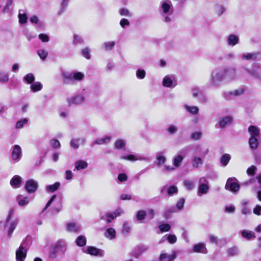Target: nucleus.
<instances>
[{
	"label": "nucleus",
	"mask_w": 261,
	"mask_h": 261,
	"mask_svg": "<svg viewBox=\"0 0 261 261\" xmlns=\"http://www.w3.org/2000/svg\"><path fill=\"white\" fill-rule=\"evenodd\" d=\"M159 11L161 15L164 17V21L166 23L171 20L170 16L172 15L173 8L170 0H162L160 2Z\"/></svg>",
	"instance_id": "obj_1"
},
{
	"label": "nucleus",
	"mask_w": 261,
	"mask_h": 261,
	"mask_svg": "<svg viewBox=\"0 0 261 261\" xmlns=\"http://www.w3.org/2000/svg\"><path fill=\"white\" fill-rule=\"evenodd\" d=\"M223 68H215L210 73L208 84L210 87H217L220 83L224 82Z\"/></svg>",
	"instance_id": "obj_2"
},
{
	"label": "nucleus",
	"mask_w": 261,
	"mask_h": 261,
	"mask_svg": "<svg viewBox=\"0 0 261 261\" xmlns=\"http://www.w3.org/2000/svg\"><path fill=\"white\" fill-rule=\"evenodd\" d=\"M62 75L64 78V83L72 85L74 84L75 82H81L85 77L84 73L79 71L71 73L64 72Z\"/></svg>",
	"instance_id": "obj_3"
},
{
	"label": "nucleus",
	"mask_w": 261,
	"mask_h": 261,
	"mask_svg": "<svg viewBox=\"0 0 261 261\" xmlns=\"http://www.w3.org/2000/svg\"><path fill=\"white\" fill-rule=\"evenodd\" d=\"M29 244L27 240L23 241L16 251V261H24L27 256Z\"/></svg>",
	"instance_id": "obj_4"
},
{
	"label": "nucleus",
	"mask_w": 261,
	"mask_h": 261,
	"mask_svg": "<svg viewBox=\"0 0 261 261\" xmlns=\"http://www.w3.org/2000/svg\"><path fill=\"white\" fill-rule=\"evenodd\" d=\"M224 82H231L238 79L236 69L234 68H223Z\"/></svg>",
	"instance_id": "obj_5"
},
{
	"label": "nucleus",
	"mask_w": 261,
	"mask_h": 261,
	"mask_svg": "<svg viewBox=\"0 0 261 261\" xmlns=\"http://www.w3.org/2000/svg\"><path fill=\"white\" fill-rule=\"evenodd\" d=\"M208 184V181L205 177H201L199 178L197 190V195L198 196L200 197L208 192L210 189Z\"/></svg>",
	"instance_id": "obj_6"
},
{
	"label": "nucleus",
	"mask_w": 261,
	"mask_h": 261,
	"mask_svg": "<svg viewBox=\"0 0 261 261\" xmlns=\"http://www.w3.org/2000/svg\"><path fill=\"white\" fill-rule=\"evenodd\" d=\"M85 96L83 94H78L67 98V102L69 106L72 105H80L85 101Z\"/></svg>",
	"instance_id": "obj_7"
},
{
	"label": "nucleus",
	"mask_w": 261,
	"mask_h": 261,
	"mask_svg": "<svg viewBox=\"0 0 261 261\" xmlns=\"http://www.w3.org/2000/svg\"><path fill=\"white\" fill-rule=\"evenodd\" d=\"M225 188L232 192H237L240 189V185L235 177L229 178L226 182Z\"/></svg>",
	"instance_id": "obj_8"
},
{
	"label": "nucleus",
	"mask_w": 261,
	"mask_h": 261,
	"mask_svg": "<svg viewBox=\"0 0 261 261\" xmlns=\"http://www.w3.org/2000/svg\"><path fill=\"white\" fill-rule=\"evenodd\" d=\"M181 253L179 250H174L171 254H168L166 253H162L159 257V261H174L176 258L178 253Z\"/></svg>",
	"instance_id": "obj_9"
},
{
	"label": "nucleus",
	"mask_w": 261,
	"mask_h": 261,
	"mask_svg": "<svg viewBox=\"0 0 261 261\" xmlns=\"http://www.w3.org/2000/svg\"><path fill=\"white\" fill-rule=\"evenodd\" d=\"M148 250V247L144 245H140L136 246L130 252L131 256L136 258H138L140 256Z\"/></svg>",
	"instance_id": "obj_10"
},
{
	"label": "nucleus",
	"mask_w": 261,
	"mask_h": 261,
	"mask_svg": "<svg viewBox=\"0 0 261 261\" xmlns=\"http://www.w3.org/2000/svg\"><path fill=\"white\" fill-rule=\"evenodd\" d=\"M162 84L165 87L173 88L176 86L177 83L174 76L166 75L163 79Z\"/></svg>",
	"instance_id": "obj_11"
},
{
	"label": "nucleus",
	"mask_w": 261,
	"mask_h": 261,
	"mask_svg": "<svg viewBox=\"0 0 261 261\" xmlns=\"http://www.w3.org/2000/svg\"><path fill=\"white\" fill-rule=\"evenodd\" d=\"M38 186L37 182L31 179L26 182L24 188L28 193H33L37 190Z\"/></svg>",
	"instance_id": "obj_12"
},
{
	"label": "nucleus",
	"mask_w": 261,
	"mask_h": 261,
	"mask_svg": "<svg viewBox=\"0 0 261 261\" xmlns=\"http://www.w3.org/2000/svg\"><path fill=\"white\" fill-rule=\"evenodd\" d=\"M19 222V220L18 218H16L14 219H12V220H10L8 223H6V224H8V236L9 237H11L12 236V234L13 233V231L16 227L17 225H18V223Z\"/></svg>",
	"instance_id": "obj_13"
},
{
	"label": "nucleus",
	"mask_w": 261,
	"mask_h": 261,
	"mask_svg": "<svg viewBox=\"0 0 261 261\" xmlns=\"http://www.w3.org/2000/svg\"><path fill=\"white\" fill-rule=\"evenodd\" d=\"M22 155L21 148L18 145H15L13 147L12 158L15 161H19Z\"/></svg>",
	"instance_id": "obj_14"
},
{
	"label": "nucleus",
	"mask_w": 261,
	"mask_h": 261,
	"mask_svg": "<svg viewBox=\"0 0 261 261\" xmlns=\"http://www.w3.org/2000/svg\"><path fill=\"white\" fill-rule=\"evenodd\" d=\"M233 118L231 116H226L219 119V126L221 128L226 127L231 124Z\"/></svg>",
	"instance_id": "obj_15"
},
{
	"label": "nucleus",
	"mask_w": 261,
	"mask_h": 261,
	"mask_svg": "<svg viewBox=\"0 0 261 261\" xmlns=\"http://www.w3.org/2000/svg\"><path fill=\"white\" fill-rule=\"evenodd\" d=\"M83 251L85 253H88L91 255H103V251L93 246H88L86 248H83Z\"/></svg>",
	"instance_id": "obj_16"
},
{
	"label": "nucleus",
	"mask_w": 261,
	"mask_h": 261,
	"mask_svg": "<svg viewBox=\"0 0 261 261\" xmlns=\"http://www.w3.org/2000/svg\"><path fill=\"white\" fill-rule=\"evenodd\" d=\"M191 163L194 168H198L202 166L203 163V161L201 157L194 154L191 158Z\"/></svg>",
	"instance_id": "obj_17"
},
{
	"label": "nucleus",
	"mask_w": 261,
	"mask_h": 261,
	"mask_svg": "<svg viewBox=\"0 0 261 261\" xmlns=\"http://www.w3.org/2000/svg\"><path fill=\"white\" fill-rule=\"evenodd\" d=\"M81 228L80 225L73 222L68 223L66 224V230L70 232H77Z\"/></svg>",
	"instance_id": "obj_18"
},
{
	"label": "nucleus",
	"mask_w": 261,
	"mask_h": 261,
	"mask_svg": "<svg viewBox=\"0 0 261 261\" xmlns=\"http://www.w3.org/2000/svg\"><path fill=\"white\" fill-rule=\"evenodd\" d=\"M54 247L59 252L64 253L66 250L67 244L64 241L59 240L56 243Z\"/></svg>",
	"instance_id": "obj_19"
},
{
	"label": "nucleus",
	"mask_w": 261,
	"mask_h": 261,
	"mask_svg": "<svg viewBox=\"0 0 261 261\" xmlns=\"http://www.w3.org/2000/svg\"><path fill=\"white\" fill-rule=\"evenodd\" d=\"M242 237L245 239L250 241L255 238V233L250 230L244 229L241 231Z\"/></svg>",
	"instance_id": "obj_20"
},
{
	"label": "nucleus",
	"mask_w": 261,
	"mask_h": 261,
	"mask_svg": "<svg viewBox=\"0 0 261 261\" xmlns=\"http://www.w3.org/2000/svg\"><path fill=\"white\" fill-rule=\"evenodd\" d=\"M22 182V178L19 175H15L10 180V185L13 188H18Z\"/></svg>",
	"instance_id": "obj_21"
},
{
	"label": "nucleus",
	"mask_w": 261,
	"mask_h": 261,
	"mask_svg": "<svg viewBox=\"0 0 261 261\" xmlns=\"http://www.w3.org/2000/svg\"><path fill=\"white\" fill-rule=\"evenodd\" d=\"M193 251L194 252L207 253V249L203 243H199L194 245L193 247Z\"/></svg>",
	"instance_id": "obj_22"
},
{
	"label": "nucleus",
	"mask_w": 261,
	"mask_h": 261,
	"mask_svg": "<svg viewBox=\"0 0 261 261\" xmlns=\"http://www.w3.org/2000/svg\"><path fill=\"white\" fill-rule=\"evenodd\" d=\"M184 158V155L181 154H177L175 155L172 161L173 166L175 168H179Z\"/></svg>",
	"instance_id": "obj_23"
},
{
	"label": "nucleus",
	"mask_w": 261,
	"mask_h": 261,
	"mask_svg": "<svg viewBox=\"0 0 261 261\" xmlns=\"http://www.w3.org/2000/svg\"><path fill=\"white\" fill-rule=\"evenodd\" d=\"M208 149H204L200 145H197L194 147V154H199L202 156H205L208 153Z\"/></svg>",
	"instance_id": "obj_24"
},
{
	"label": "nucleus",
	"mask_w": 261,
	"mask_h": 261,
	"mask_svg": "<svg viewBox=\"0 0 261 261\" xmlns=\"http://www.w3.org/2000/svg\"><path fill=\"white\" fill-rule=\"evenodd\" d=\"M156 165L158 167L164 164L166 161V157L163 152L160 151L156 153Z\"/></svg>",
	"instance_id": "obj_25"
},
{
	"label": "nucleus",
	"mask_w": 261,
	"mask_h": 261,
	"mask_svg": "<svg viewBox=\"0 0 261 261\" xmlns=\"http://www.w3.org/2000/svg\"><path fill=\"white\" fill-rule=\"evenodd\" d=\"M239 42V37L238 36L231 34L228 36L227 42L229 45L233 46L237 44Z\"/></svg>",
	"instance_id": "obj_26"
},
{
	"label": "nucleus",
	"mask_w": 261,
	"mask_h": 261,
	"mask_svg": "<svg viewBox=\"0 0 261 261\" xmlns=\"http://www.w3.org/2000/svg\"><path fill=\"white\" fill-rule=\"evenodd\" d=\"M246 71L252 76L259 78L261 75V66H255L251 70L246 69Z\"/></svg>",
	"instance_id": "obj_27"
},
{
	"label": "nucleus",
	"mask_w": 261,
	"mask_h": 261,
	"mask_svg": "<svg viewBox=\"0 0 261 261\" xmlns=\"http://www.w3.org/2000/svg\"><path fill=\"white\" fill-rule=\"evenodd\" d=\"M16 200L19 206H25L29 203V199L27 196L19 195L17 196Z\"/></svg>",
	"instance_id": "obj_28"
},
{
	"label": "nucleus",
	"mask_w": 261,
	"mask_h": 261,
	"mask_svg": "<svg viewBox=\"0 0 261 261\" xmlns=\"http://www.w3.org/2000/svg\"><path fill=\"white\" fill-rule=\"evenodd\" d=\"M166 240H167L169 243L174 244L177 241V238L175 234H170L168 236L165 235L162 237L160 240L159 243H162L164 242Z\"/></svg>",
	"instance_id": "obj_29"
},
{
	"label": "nucleus",
	"mask_w": 261,
	"mask_h": 261,
	"mask_svg": "<svg viewBox=\"0 0 261 261\" xmlns=\"http://www.w3.org/2000/svg\"><path fill=\"white\" fill-rule=\"evenodd\" d=\"M257 54L251 53H243L241 55L242 59L247 61L255 60L257 59Z\"/></svg>",
	"instance_id": "obj_30"
},
{
	"label": "nucleus",
	"mask_w": 261,
	"mask_h": 261,
	"mask_svg": "<svg viewBox=\"0 0 261 261\" xmlns=\"http://www.w3.org/2000/svg\"><path fill=\"white\" fill-rule=\"evenodd\" d=\"M248 130L251 137H258L260 134L259 128L254 125L250 126Z\"/></svg>",
	"instance_id": "obj_31"
},
{
	"label": "nucleus",
	"mask_w": 261,
	"mask_h": 261,
	"mask_svg": "<svg viewBox=\"0 0 261 261\" xmlns=\"http://www.w3.org/2000/svg\"><path fill=\"white\" fill-rule=\"evenodd\" d=\"M105 237L109 240H113L116 237V233L113 228H109L106 229Z\"/></svg>",
	"instance_id": "obj_32"
},
{
	"label": "nucleus",
	"mask_w": 261,
	"mask_h": 261,
	"mask_svg": "<svg viewBox=\"0 0 261 261\" xmlns=\"http://www.w3.org/2000/svg\"><path fill=\"white\" fill-rule=\"evenodd\" d=\"M184 107L188 112L192 115H197L199 112V108L197 106H190L185 104Z\"/></svg>",
	"instance_id": "obj_33"
},
{
	"label": "nucleus",
	"mask_w": 261,
	"mask_h": 261,
	"mask_svg": "<svg viewBox=\"0 0 261 261\" xmlns=\"http://www.w3.org/2000/svg\"><path fill=\"white\" fill-rule=\"evenodd\" d=\"M258 137H250L249 139V145L252 149H255L258 145Z\"/></svg>",
	"instance_id": "obj_34"
},
{
	"label": "nucleus",
	"mask_w": 261,
	"mask_h": 261,
	"mask_svg": "<svg viewBox=\"0 0 261 261\" xmlns=\"http://www.w3.org/2000/svg\"><path fill=\"white\" fill-rule=\"evenodd\" d=\"M115 45V42L114 41H106L103 42L102 48L106 51H110L113 49Z\"/></svg>",
	"instance_id": "obj_35"
},
{
	"label": "nucleus",
	"mask_w": 261,
	"mask_h": 261,
	"mask_svg": "<svg viewBox=\"0 0 261 261\" xmlns=\"http://www.w3.org/2000/svg\"><path fill=\"white\" fill-rule=\"evenodd\" d=\"M111 139V137L110 136H105L102 138H98L96 139L94 142V144H98V145H102L108 143Z\"/></svg>",
	"instance_id": "obj_36"
},
{
	"label": "nucleus",
	"mask_w": 261,
	"mask_h": 261,
	"mask_svg": "<svg viewBox=\"0 0 261 261\" xmlns=\"http://www.w3.org/2000/svg\"><path fill=\"white\" fill-rule=\"evenodd\" d=\"M30 88L33 92H36L42 89V85L39 82H33L32 83Z\"/></svg>",
	"instance_id": "obj_37"
},
{
	"label": "nucleus",
	"mask_w": 261,
	"mask_h": 261,
	"mask_svg": "<svg viewBox=\"0 0 261 261\" xmlns=\"http://www.w3.org/2000/svg\"><path fill=\"white\" fill-rule=\"evenodd\" d=\"M183 183L185 188L188 191H191L195 188L194 182L190 180H185Z\"/></svg>",
	"instance_id": "obj_38"
},
{
	"label": "nucleus",
	"mask_w": 261,
	"mask_h": 261,
	"mask_svg": "<svg viewBox=\"0 0 261 261\" xmlns=\"http://www.w3.org/2000/svg\"><path fill=\"white\" fill-rule=\"evenodd\" d=\"M230 159L231 156L229 154H224L220 159V163L223 166H226L229 163Z\"/></svg>",
	"instance_id": "obj_39"
},
{
	"label": "nucleus",
	"mask_w": 261,
	"mask_h": 261,
	"mask_svg": "<svg viewBox=\"0 0 261 261\" xmlns=\"http://www.w3.org/2000/svg\"><path fill=\"white\" fill-rule=\"evenodd\" d=\"M29 119L28 118H23L18 120L15 124V127L17 129L22 128L25 125L28 123Z\"/></svg>",
	"instance_id": "obj_40"
},
{
	"label": "nucleus",
	"mask_w": 261,
	"mask_h": 261,
	"mask_svg": "<svg viewBox=\"0 0 261 261\" xmlns=\"http://www.w3.org/2000/svg\"><path fill=\"white\" fill-rule=\"evenodd\" d=\"M60 186L59 182H55L53 185H49L46 187V190L50 192H54L58 190Z\"/></svg>",
	"instance_id": "obj_41"
},
{
	"label": "nucleus",
	"mask_w": 261,
	"mask_h": 261,
	"mask_svg": "<svg viewBox=\"0 0 261 261\" xmlns=\"http://www.w3.org/2000/svg\"><path fill=\"white\" fill-rule=\"evenodd\" d=\"M256 179H257L258 183L259 184H261V173L260 174H259L256 177V178H251V179H250L249 180H248L247 181H244V182H243L242 183V185L243 186H247V185H248L249 184H253V183H254L255 182Z\"/></svg>",
	"instance_id": "obj_42"
},
{
	"label": "nucleus",
	"mask_w": 261,
	"mask_h": 261,
	"mask_svg": "<svg viewBox=\"0 0 261 261\" xmlns=\"http://www.w3.org/2000/svg\"><path fill=\"white\" fill-rule=\"evenodd\" d=\"M75 166L76 169L79 170L86 168L88 166V164L84 161H79L75 162Z\"/></svg>",
	"instance_id": "obj_43"
},
{
	"label": "nucleus",
	"mask_w": 261,
	"mask_h": 261,
	"mask_svg": "<svg viewBox=\"0 0 261 261\" xmlns=\"http://www.w3.org/2000/svg\"><path fill=\"white\" fill-rule=\"evenodd\" d=\"M76 245L79 246H84L86 244V238L85 236H80L76 240Z\"/></svg>",
	"instance_id": "obj_44"
},
{
	"label": "nucleus",
	"mask_w": 261,
	"mask_h": 261,
	"mask_svg": "<svg viewBox=\"0 0 261 261\" xmlns=\"http://www.w3.org/2000/svg\"><path fill=\"white\" fill-rule=\"evenodd\" d=\"M116 148L125 150V142L122 139H118L115 142Z\"/></svg>",
	"instance_id": "obj_45"
},
{
	"label": "nucleus",
	"mask_w": 261,
	"mask_h": 261,
	"mask_svg": "<svg viewBox=\"0 0 261 261\" xmlns=\"http://www.w3.org/2000/svg\"><path fill=\"white\" fill-rule=\"evenodd\" d=\"M23 80L29 84L33 83L35 81L34 75L31 73H28L23 77Z\"/></svg>",
	"instance_id": "obj_46"
},
{
	"label": "nucleus",
	"mask_w": 261,
	"mask_h": 261,
	"mask_svg": "<svg viewBox=\"0 0 261 261\" xmlns=\"http://www.w3.org/2000/svg\"><path fill=\"white\" fill-rule=\"evenodd\" d=\"M227 251L228 255L231 256L237 255L239 253L238 248L235 246L228 248Z\"/></svg>",
	"instance_id": "obj_47"
},
{
	"label": "nucleus",
	"mask_w": 261,
	"mask_h": 261,
	"mask_svg": "<svg viewBox=\"0 0 261 261\" xmlns=\"http://www.w3.org/2000/svg\"><path fill=\"white\" fill-rule=\"evenodd\" d=\"M119 14L122 16L131 17L132 13L126 8H122L119 10Z\"/></svg>",
	"instance_id": "obj_48"
},
{
	"label": "nucleus",
	"mask_w": 261,
	"mask_h": 261,
	"mask_svg": "<svg viewBox=\"0 0 261 261\" xmlns=\"http://www.w3.org/2000/svg\"><path fill=\"white\" fill-rule=\"evenodd\" d=\"M147 213L146 211L144 210H140L139 211L136 215L137 220L138 221H142L144 220L145 217L146 216Z\"/></svg>",
	"instance_id": "obj_49"
},
{
	"label": "nucleus",
	"mask_w": 261,
	"mask_h": 261,
	"mask_svg": "<svg viewBox=\"0 0 261 261\" xmlns=\"http://www.w3.org/2000/svg\"><path fill=\"white\" fill-rule=\"evenodd\" d=\"M116 218V216L112 213H110L108 214L106 216H103L100 218L101 220H106L108 223H111V221Z\"/></svg>",
	"instance_id": "obj_50"
},
{
	"label": "nucleus",
	"mask_w": 261,
	"mask_h": 261,
	"mask_svg": "<svg viewBox=\"0 0 261 261\" xmlns=\"http://www.w3.org/2000/svg\"><path fill=\"white\" fill-rule=\"evenodd\" d=\"M21 10L19 11V15H18V18H19V22L23 24L27 22L28 20V17L25 13H21Z\"/></svg>",
	"instance_id": "obj_51"
},
{
	"label": "nucleus",
	"mask_w": 261,
	"mask_h": 261,
	"mask_svg": "<svg viewBox=\"0 0 261 261\" xmlns=\"http://www.w3.org/2000/svg\"><path fill=\"white\" fill-rule=\"evenodd\" d=\"M37 54L40 58L43 60H44L48 55V52L43 49H38L37 50Z\"/></svg>",
	"instance_id": "obj_52"
},
{
	"label": "nucleus",
	"mask_w": 261,
	"mask_h": 261,
	"mask_svg": "<svg viewBox=\"0 0 261 261\" xmlns=\"http://www.w3.org/2000/svg\"><path fill=\"white\" fill-rule=\"evenodd\" d=\"M80 139H72L70 141V146L74 149H77L80 146Z\"/></svg>",
	"instance_id": "obj_53"
},
{
	"label": "nucleus",
	"mask_w": 261,
	"mask_h": 261,
	"mask_svg": "<svg viewBox=\"0 0 261 261\" xmlns=\"http://www.w3.org/2000/svg\"><path fill=\"white\" fill-rule=\"evenodd\" d=\"M159 228L161 232L168 231L171 229V226L169 224H162L159 225Z\"/></svg>",
	"instance_id": "obj_54"
},
{
	"label": "nucleus",
	"mask_w": 261,
	"mask_h": 261,
	"mask_svg": "<svg viewBox=\"0 0 261 261\" xmlns=\"http://www.w3.org/2000/svg\"><path fill=\"white\" fill-rule=\"evenodd\" d=\"M225 8L222 5H217L215 7V11L216 13L221 15L225 11Z\"/></svg>",
	"instance_id": "obj_55"
},
{
	"label": "nucleus",
	"mask_w": 261,
	"mask_h": 261,
	"mask_svg": "<svg viewBox=\"0 0 261 261\" xmlns=\"http://www.w3.org/2000/svg\"><path fill=\"white\" fill-rule=\"evenodd\" d=\"M59 252L58 250L54 247L49 251L48 257L50 259L53 260L57 257V254Z\"/></svg>",
	"instance_id": "obj_56"
},
{
	"label": "nucleus",
	"mask_w": 261,
	"mask_h": 261,
	"mask_svg": "<svg viewBox=\"0 0 261 261\" xmlns=\"http://www.w3.org/2000/svg\"><path fill=\"white\" fill-rule=\"evenodd\" d=\"M9 81L8 74L4 72H0V82L7 83Z\"/></svg>",
	"instance_id": "obj_57"
},
{
	"label": "nucleus",
	"mask_w": 261,
	"mask_h": 261,
	"mask_svg": "<svg viewBox=\"0 0 261 261\" xmlns=\"http://www.w3.org/2000/svg\"><path fill=\"white\" fill-rule=\"evenodd\" d=\"M121 159L128 160L130 161H136V155L129 154L127 155H123L121 157Z\"/></svg>",
	"instance_id": "obj_58"
},
{
	"label": "nucleus",
	"mask_w": 261,
	"mask_h": 261,
	"mask_svg": "<svg viewBox=\"0 0 261 261\" xmlns=\"http://www.w3.org/2000/svg\"><path fill=\"white\" fill-rule=\"evenodd\" d=\"M151 159L149 156H144L140 154H136V161H144L146 162H149Z\"/></svg>",
	"instance_id": "obj_59"
},
{
	"label": "nucleus",
	"mask_w": 261,
	"mask_h": 261,
	"mask_svg": "<svg viewBox=\"0 0 261 261\" xmlns=\"http://www.w3.org/2000/svg\"><path fill=\"white\" fill-rule=\"evenodd\" d=\"M185 200L183 198H180L176 203V208L178 210H181L183 208L185 204Z\"/></svg>",
	"instance_id": "obj_60"
},
{
	"label": "nucleus",
	"mask_w": 261,
	"mask_h": 261,
	"mask_svg": "<svg viewBox=\"0 0 261 261\" xmlns=\"http://www.w3.org/2000/svg\"><path fill=\"white\" fill-rule=\"evenodd\" d=\"M178 192V189L177 187L175 186H172L168 188V194L169 195H171L173 194H176Z\"/></svg>",
	"instance_id": "obj_61"
},
{
	"label": "nucleus",
	"mask_w": 261,
	"mask_h": 261,
	"mask_svg": "<svg viewBox=\"0 0 261 261\" xmlns=\"http://www.w3.org/2000/svg\"><path fill=\"white\" fill-rule=\"evenodd\" d=\"M146 72L145 70L142 69H138L136 71V76L138 79H143L145 77Z\"/></svg>",
	"instance_id": "obj_62"
},
{
	"label": "nucleus",
	"mask_w": 261,
	"mask_h": 261,
	"mask_svg": "<svg viewBox=\"0 0 261 261\" xmlns=\"http://www.w3.org/2000/svg\"><path fill=\"white\" fill-rule=\"evenodd\" d=\"M256 170V167L254 165H252L247 169L246 172L249 176H252L255 174Z\"/></svg>",
	"instance_id": "obj_63"
},
{
	"label": "nucleus",
	"mask_w": 261,
	"mask_h": 261,
	"mask_svg": "<svg viewBox=\"0 0 261 261\" xmlns=\"http://www.w3.org/2000/svg\"><path fill=\"white\" fill-rule=\"evenodd\" d=\"M130 227L127 222H124L122 226V231L124 234H127L130 232Z\"/></svg>",
	"instance_id": "obj_64"
}]
</instances>
